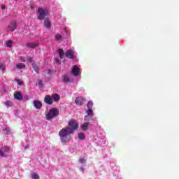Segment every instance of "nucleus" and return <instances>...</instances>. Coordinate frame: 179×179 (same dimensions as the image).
I'll list each match as a JSON object with an SVG mask.
<instances>
[{
  "mask_svg": "<svg viewBox=\"0 0 179 179\" xmlns=\"http://www.w3.org/2000/svg\"><path fill=\"white\" fill-rule=\"evenodd\" d=\"M73 134L69 127H64L59 131V136L60 138V141L62 143H68L71 141V135Z\"/></svg>",
  "mask_w": 179,
  "mask_h": 179,
  "instance_id": "nucleus-1",
  "label": "nucleus"
},
{
  "mask_svg": "<svg viewBox=\"0 0 179 179\" xmlns=\"http://www.w3.org/2000/svg\"><path fill=\"white\" fill-rule=\"evenodd\" d=\"M37 13L38 20H44L45 17L48 16L50 10L46 7H39L38 8Z\"/></svg>",
  "mask_w": 179,
  "mask_h": 179,
  "instance_id": "nucleus-2",
  "label": "nucleus"
},
{
  "mask_svg": "<svg viewBox=\"0 0 179 179\" xmlns=\"http://www.w3.org/2000/svg\"><path fill=\"white\" fill-rule=\"evenodd\" d=\"M59 115V110L57 108H53L50 109L49 112L45 114L46 120L50 121L52 120V118H55V117H58Z\"/></svg>",
  "mask_w": 179,
  "mask_h": 179,
  "instance_id": "nucleus-3",
  "label": "nucleus"
},
{
  "mask_svg": "<svg viewBox=\"0 0 179 179\" xmlns=\"http://www.w3.org/2000/svg\"><path fill=\"white\" fill-rule=\"evenodd\" d=\"M69 126L66 127L73 134L78 128H79V123L75 120H71L68 122Z\"/></svg>",
  "mask_w": 179,
  "mask_h": 179,
  "instance_id": "nucleus-4",
  "label": "nucleus"
},
{
  "mask_svg": "<svg viewBox=\"0 0 179 179\" xmlns=\"http://www.w3.org/2000/svg\"><path fill=\"white\" fill-rule=\"evenodd\" d=\"M10 155L9 147L5 146L0 149V156H1V157H6V156H9Z\"/></svg>",
  "mask_w": 179,
  "mask_h": 179,
  "instance_id": "nucleus-5",
  "label": "nucleus"
},
{
  "mask_svg": "<svg viewBox=\"0 0 179 179\" xmlns=\"http://www.w3.org/2000/svg\"><path fill=\"white\" fill-rule=\"evenodd\" d=\"M71 73L73 76H79L80 75V68L78 65H74L71 69Z\"/></svg>",
  "mask_w": 179,
  "mask_h": 179,
  "instance_id": "nucleus-6",
  "label": "nucleus"
},
{
  "mask_svg": "<svg viewBox=\"0 0 179 179\" xmlns=\"http://www.w3.org/2000/svg\"><path fill=\"white\" fill-rule=\"evenodd\" d=\"M17 26V24H16V21H12L7 27L8 31H15Z\"/></svg>",
  "mask_w": 179,
  "mask_h": 179,
  "instance_id": "nucleus-7",
  "label": "nucleus"
},
{
  "mask_svg": "<svg viewBox=\"0 0 179 179\" xmlns=\"http://www.w3.org/2000/svg\"><path fill=\"white\" fill-rule=\"evenodd\" d=\"M65 55L69 59H74V58L76 57L75 52L72 50H66Z\"/></svg>",
  "mask_w": 179,
  "mask_h": 179,
  "instance_id": "nucleus-8",
  "label": "nucleus"
},
{
  "mask_svg": "<svg viewBox=\"0 0 179 179\" xmlns=\"http://www.w3.org/2000/svg\"><path fill=\"white\" fill-rule=\"evenodd\" d=\"M57 54L60 59H62L63 62H65V52L64 51V49L57 50Z\"/></svg>",
  "mask_w": 179,
  "mask_h": 179,
  "instance_id": "nucleus-9",
  "label": "nucleus"
},
{
  "mask_svg": "<svg viewBox=\"0 0 179 179\" xmlns=\"http://www.w3.org/2000/svg\"><path fill=\"white\" fill-rule=\"evenodd\" d=\"M85 99L82 96L76 97L75 99V103L77 106H82L85 103Z\"/></svg>",
  "mask_w": 179,
  "mask_h": 179,
  "instance_id": "nucleus-10",
  "label": "nucleus"
},
{
  "mask_svg": "<svg viewBox=\"0 0 179 179\" xmlns=\"http://www.w3.org/2000/svg\"><path fill=\"white\" fill-rule=\"evenodd\" d=\"M33 104H34V106L35 107V108H36V110H40V108H41V107H43V103L39 100L34 101Z\"/></svg>",
  "mask_w": 179,
  "mask_h": 179,
  "instance_id": "nucleus-11",
  "label": "nucleus"
},
{
  "mask_svg": "<svg viewBox=\"0 0 179 179\" xmlns=\"http://www.w3.org/2000/svg\"><path fill=\"white\" fill-rule=\"evenodd\" d=\"M44 101L46 104L51 106L52 104V98L50 95H47L45 96Z\"/></svg>",
  "mask_w": 179,
  "mask_h": 179,
  "instance_id": "nucleus-12",
  "label": "nucleus"
},
{
  "mask_svg": "<svg viewBox=\"0 0 179 179\" xmlns=\"http://www.w3.org/2000/svg\"><path fill=\"white\" fill-rule=\"evenodd\" d=\"M26 45L28 48H36V47H38V41L28 43Z\"/></svg>",
  "mask_w": 179,
  "mask_h": 179,
  "instance_id": "nucleus-13",
  "label": "nucleus"
},
{
  "mask_svg": "<svg viewBox=\"0 0 179 179\" xmlns=\"http://www.w3.org/2000/svg\"><path fill=\"white\" fill-rule=\"evenodd\" d=\"M62 80V82H64V83H69V82H71V78H69V76H68V74L63 75Z\"/></svg>",
  "mask_w": 179,
  "mask_h": 179,
  "instance_id": "nucleus-14",
  "label": "nucleus"
},
{
  "mask_svg": "<svg viewBox=\"0 0 179 179\" xmlns=\"http://www.w3.org/2000/svg\"><path fill=\"white\" fill-rule=\"evenodd\" d=\"M51 97H52V101H55V103H58V101L61 100V96H59V95L57 94H52Z\"/></svg>",
  "mask_w": 179,
  "mask_h": 179,
  "instance_id": "nucleus-15",
  "label": "nucleus"
},
{
  "mask_svg": "<svg viewBox=\"0 0 179 179\" xmlns=\"http://www.w3.org/2000/svg\"><path fill=\"white\" fill-rule=\"evenodd\" d=\"M89 125H90V123L89 122L83 123L80 126L82 131H87V129H89Z\"/></svg>",
  "mask_w": 179,
  "mask_h": 179,
  "instance_id": "nucleus-16",
  "label": "nucleus"
},
{
  "mask_svg": "<svg viewBox=\"0 0 179 179\" xmlns=\"http://www.w3.org/2000/svg\"><path fill=\"white\" fill-rule=\"evenodd\" d=\"M44 20V26L46 29H51V22H50V20L45 19Z\"/></svg>",
  "mask_w": 179,
  "mask_h": 179,
  "instance_id": "nucleus-17",
  "label": "nucleus"
},
{
  "mask_svg": "<svg viewBox=\"0 0 179 179\" xmlns=\"http://www.w3.org/2000/svg\"><path fill=\"white\" fill-rule=\"evenodd\" d=\"M14 97L15 100H22L23 99V96H22V94L19 92H15L14 93Z\"/></svg>",
  "mask_w": 179,
  "mask_h": 179,
  "instance_id": "nucleus-18",
  "label": "nucleus"
},
{
  "mask_svg": "<svg viewBox=\"0 0 179 179\" xmlns=\"http://www.w3.org/2000/svg\"><path fill=\"white\" fill-rule=\"evenodd\" d=\"M6 47H8V48H12V46L13 45V41H5Z\"/></svg>",
  "mask_w": 179,
  "mask_h": 179,
  "instance_id": "nucleus-19",
  "label": "nucleus"
},
{
  "mask_svg": "<svg viewBox=\"0 0 179 179\" xmlns=\"http://www.w3.org/2000/svg\"><path fill=\"white\" fill-rule=\"evenodd\" d=\"M86 114L90 117H94V113H93V109H87L86 110Z\"/></svg>",
  "mask_w": 179,
  "mask_h": 179,
  "instance_id": "nucleus-20",
  "label": "nucleus"
},
{
  "mask_svg": "<svg viewBox=\"0 0 179 179\" xmlns=\"http://www.w3.org/2000/svg\"><path fill=\"white\" fill-rule=\"evenodd\" d=\"M16 68L17 69H24V68H26V65H24V64L20 63L16 65Z\"/></svg>",
  "mask_w": 179,
  "mask_h": 179,
  "instance_id": "nucleus-21",
  "label": "nucleus"
},
{
  "mask_svg": "<svg viewBox=\"0 0 179 179\" xmlns=\"http://www.w3.org/2000/svg\"><path fill=\"white\" fill-rule=\"evenodd\" d=\"M87 110H93V101H90L87 103Z\"/></svg>",
  "mask_w": 179,
  "mask_h": 179,
  "instance_id": "nucleus-22",
  "label": "nucleus"
},
{
  "mask_svg": "<svg viewBox=\"0 0 179 179\" xmlns=\"http://www.w3.org/2000/svg\"><path fill=\"white\" fill-rule=\"evenodd\" d=\"M78 136L81 141L86 138V135L84 133H78Z\"/></svg>",
  "mask_w": 179,
  "mask_h": 179,
  "instance_id": "nucleus-23",
  "label": "nucleus"
},
{
  "mask_svg": "<svg viewBox=\"0 0 179 179\" xmlns=\"http://www.w3.org/2000/svg\"><path fill=\"white\" fill-rule=\"evenodd\" d=\"M31 177L32 179H40V176H38V174L34 172L31 173Z\"/></svg>",
  "mask_w": 179,
  "mask_h": 179,
  "instance_id": "nucleus-24",
  "label": "nucleus"
},
{
  "mask_svg": "<svg viewBox=\"0 0 179 179\" xmlns=\"http://www.w3.org/2000/svg\"><path fill=\"white\" fill-rule=\"evenodd\" d=\"M5 105L6 106V107H13V101H6L5 102Z\"/></svg>",
  "mask_w": 179,
  "mask_h": 179,
  "instance_id": "nucleus-25",
  "label": "nucleus"
},
{
  "mask_svg": "<svg viewBox=\"0 0 179 179\" xmlns=\"http://www.w3.org/2000/svg\"><path fill=\"white\" fill-rule=\"evenodd\" d=\"M55 40H57V41H61V40L62 39V35L59 34H57L55 36Z\"/></svg>",
  "mask_w": 179,
  "mask_h": 179,
  "instance_id": "nucleus-26",
  "label": "nucleus"
},
{
  "mask_svg": "<svg viewBox=\"0 0 179 179\" xmlns=\"http://www.w3.org/2000/svg\"><path fill=\"white\" fill-rule=\"evenodd\" d=\"M3 134H5V135H9V134H10V129L9 128H6L5 129L3 130Z\"/></svg>",
  "mask_w": 179,
  "mask_h": 179,
  "instance_id": "nucleus-27",
  "label": "nucleus"
},
{
  "mask_svg": "<svg viewBox=\"0 0 179 179\" xmlns=\"http://www.w3.org/2000/svg\"><path fill=\"white\" fill-rule=\"evenodd\" d=\"M6 68V66H5L3 63H0V71H2V72H3Z\"/></svg>",
  "mask_w": 179,
  "mask_h": 179,
  "instance_id": "nucleus-28",
  "label": "nucleus"
},
{
  "mask_svg": "<svg viewBox=\"0 0 179 179\" xmlns=\"http://www.w3.org/2000/svg\"><path fill=\"white\" fill-rule=\"evenodd\" d=\"M32 66H33V68H34L35 72H36V73H38V67H37V66H36V64H34V63L32 64Z\"/></svg>",
  "mask_w": 179,
  "mask_h": 179,
  "instance_id": "nucleus-29",
  "label": "nucleus"
},
{
  "mask_svg": "<svg viewBox=\"0 0 179 179\" xmlns=\"http://www.w3.org/2000/svg\"><path fill=\"white\" fill-rule=\"evenodd\" d=\"M92 118H93V117H90V116L87 115H86L84 117L85 121H90V120H92Z\"/></svg>",
  "mask_w": 179,
  "mask_h": 179,
  "instance_id": "nucleus-30",
  "label": "nucleus"
},
{
  "mask_svg": "<svg viewBox=\"0 0 179 179\" xmlns=\"http://www.w3.org/2000/svg\"><path fill=\"white\" fill-rule=\"evenodd\" d=\"M79 162L81 164H85L86 163V160L85 159V158H80Z\"/></svg>",
  "mask_w": 179,
  "mask_h": 179,
  "instance_id": "nucleus-31",
  "label": "nucleus"
},
{
  "mask_svg": "<svg viewBox=\"0 0 179 179\" xmlns=\"http://www.w3.org/2000/svg\"><path fill=\"white\" fill-rule=\"evenodd\" d=\"M32 62H33V59H31V57H27V64H31Z\"/></svg>",
  "mask_w": 179,
  "mask_h": 179,
  "instance_id": "nucleus-32",
  "label": "nucleus"
},
{
  "mask_svg": "<svg viewBox=\"0 0 179 179\" xmlns=\"http://www.w3.org/2000/svg\"><path fill=\"white\" fill-rule=\"evenodd\" d=\"M36 85L38 86H42L43 85V80H38V82L36 83Z\"/></svg>",
  "mask_w": 179,
  "mask_h": 179,
  "instance_id": "nucleus-33",
  "label": "nucleus"
},
{
  "mask_svg": "<svg viewBox=\"0 0 179 179\" xmlns=\"http://www.w3.org/2000/svg\"><path fill=\"white\" fill-rule=\"evenodd\" d=\"M16 82L20 86H22V85H23V81L20 80H17Z\"/></svg>",
  "mask_w": 179,
  "mask_h": 179,
  "instance_id": "nucleus-34",
  "label": "nucleus"
},
{
  "mask_svg": "<svg viewBox=\"0 0 179 179\" xmlns=\"http://www.w3.org/2000/svg\"><path fill=\"white\" fill-rule=\"evenodd\" d=\"M20 60L21 61V62H26V59L23 57H20Z\"/></svg>",
  "mask_w": 179,
  "mask_h": 179,
  "instance_id": "nucleus-35",
  "label": "nucleus"
},
{
  "mask_svg": "<svg viewBox=\"0 0 179 179\" xmlns=\"http://www.w3.org/2000/svg\"><path fill=\"white\" fill-rule=\"evenodd\" d=\"M1 9L5 10V9H6V6H5V5H1Z\"/></svg>",
  "mask_w": 179,
  "mask_h": 179,
  "instance_id": "nucleus-36",
  "label": "nucleus"
},
{
  "mask_svg": "<svg viewBox=\"0 0 179 179\" xmlns=\"http://www.w3.org/2000/svg\"><path fill=\"white\" fill-rule=\"evenodd\" d=\"M31 10H34V6H31Z\"/></svg>",
  "mask_w": 179,
  "mask_h": 179,
  "instance_id": "nucleus-37",
  "label": "nucleus"
},
{
  "mask_svg": "<svg viewBox=\"0 0 179 179\" xmlns=\"http://www.w3.org/2000/svg\"><path fill=\"white\" fill-rule=\"evenodd\" d=\"M55 61L57 64H60L59 61L57 59H56Z\"/></svg>",
  "mask_w": 179,
  "mask_h": 179,
  "instance_id": "nucleus-38",
  "label": "nucleus"
},
{
  "mask_svg": "<svg viewBox=\"0 0 179 179\" xmlns=\"http://www.w3.org/2000/svg\"><path fill=\"white\" fill-rule=\"evenodd\" d=\"M51 72H52V71H51V70H49V71H48V74H49V75H51Z\"/></svg>",
  "mask_w": 179,
  "mask_h": 179,
  "instance_id": "nucleus-39",
  "label": "nucleus"
},
{
  "mask_svg": "<svg viewBox=\"0 0 179 179\" xmlns=\"http://www.w3.org/2000/svg\"><path fill=\"white\" fill-rule=\"evenodd\" d=\"M81 171H85V168L81 167Z\"/></svg>",
  "mask_w": 179,
  "mask_h": 179,
  "instance_id": "nucleus-40",
  "label": "nucleus"
},
{
  "mask_svg": "<svg viewBox=\"0 0 179 179\" xmlns=\"http://www.w3.org/2000/svg\"><path fill=\"white\" fill-rule=\"evenodd\" d=\"M29 148V145H26L25 149H27Z\"/></svg>",
  "mask_w": 179,
  "mask_h": 179,
  "instance_id": "nucleus-41",
  "label": "nucleus"
},
{
  "mask_svg": "<svg viewBox=\"0 0 179 179\" xmlns=\"http://www.w3.org/2000/svg\"><path fill=\"white\" fill-rule=\"evenodd\" d=\"M14 1H17V0H14Z\"/></svg>",
  "mask_w": 179,
  "mask_h": 179,
  "instance_id": "nucleus-42",
  "label": "nucleus"
}]
</instances>
